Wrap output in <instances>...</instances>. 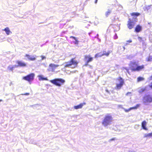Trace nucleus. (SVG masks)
I'll return each instance as SVG.
<instances>
[{
    "mask_svg": "<svg viewBox=\"0 0 152 152\" xmlns=\"http://www.w3.org/2000/svg\"><path fill=\"white\" fill-rule=\"evenodd\" d=\"M116 139V138H111V139H110L109 140V142H111L112 141H113V140H115Z\"/></svg>",
    "mask_w": 152,
    "mask_h": 152,
    "instance_id": "c85d7f7f",
    "label": "nucleus"
},
{
    "mask_svg": "<svg viewBox=\"0 0 152 152\" xmlns=\"http://www.w3.org/2000/svg\"><path fill=\"white\" fill-rule=\"evenodd\" d=\"M35 76V75L34 73H31L23 77H22V79L31 83L34 80Z\"/></svg>",
    "mask_w": 152,
    "mask_h": 152,
    "instance_id": "0eeeda50",
    "label": "nucleus"
},
{
    "mask_svg": "<svg viewBox=\"0 0 152 152\" xmlns=\"http://www.w3.org/2000/svg\"><path fill=\"white\" fill-rule=\"evenodd\" d=\"M18 66L21 67H26L27 66V64L22 61H18L16 62Z\"/></svg>",
    "mask_w": 152,
    "mask_h": 152,
    "instance_id": "1a4fd4ad",
    "label": "nucleus"
},
{
    "mask_svg": "<svg viewBox=\"0 0 152 152\" xmlns=\"http://www.w3.org/2000/svg\"><path fill=\"white\" fill-rule=\"evenodd\" d=\"M151 136L152 137V132H151Z\"/></svg>",
    "mask_w": 152,
    "mask_h": 152,
    "instance_id": "ea45409f",
    "label": "nucleus"
},
{
    "mask_svg": "<svg viewBox=\"0 0 152 152\" xmlns=\"http://www.w3.org/2000/svg\"><path fill=\"white\" fill-rule=\"evenodd\" d=\"M86 104L85 102H83L79 104V105L75 106L74 107V108L75 109H79L82 108L84 105Z\"/></svg>",
    "mask_w": 152,
    "mask_h": 152,
    "instance_id": "ddd939ff",
    "label": "nucleus"
},
{
    "mask_svg": "<svg viewBox=\"0 0 152 152\" xmlns=\"http://www.w3.org/2000/svg\"><path fill=\"white\" fill-rule=\"evenodd\" d=\"M137 21V19L136 18H134V20L131 18H129L127 24V27L129 29H132L134 28Z\"/></svg>",
    "mask_w": 152,
    "mask_h": 152,
    "instance_id": "39448f33",
    "label": "nucleus"
},
{
    "mask_svg": "<svg viewBox=\"0 0 152 152\" xmlns=\"http://www.w3.org/2000/svg\"><path fill=\"white\" fill-rule=\"evenodd\" d=\"M130 15L136 18L140 15V13L138 12H133L131 13Z\"/></svg>",
    "mask_w": 152,
    "mask_h": 152,
    "instance_id": "aec40b11",
    "label": "nucleus"
},
{
    "mask_svg": "<svg viewBox=\"0 0 152 152\" xmlns=\"http://www.w3.org/2000/svg\"><path fill=\"white\" fill-rule=\"evenodd\" d=\"M152 61V57L151 56H149L146 58L147 61Z\"/></svg>",
    "mask_w": 152,
    "mask_h": 152,
    "instance_id": "5701e85b",
    "label": "nucleus"
},
{
    "mask_svg": "<svg viewBox=\"0 0 152 152\" xmlns=\"http://www.w3.org/2000/svg\"><path fill=\"white\" fill-rule=\"evenodd\" d=\"M100 53H97L95 55L94 57L95 58H97L99 57H101L102 56L101 54H100Z\"/></svg>",
    "mask_w": 152,
    "mask_h": 152,
    "instance_id": "a878e982",
    "label": "nucleus"
},
{
    "mask_svg": "<svg viewBox=\"0 0 152 152\" xmlns=\"http://www.w3.org/2000/svg\"><path fill=\"white\" fill-rule=\"evenodd\" d=\"M127 42L129 43H131L132 42V40L131 39L127 40Z\"/></svg>",
    "mask_w": 152,
    "mask_h": 152,
    "instance_id": "c9c22d12",
    "label": "nucleus"
},
{
    "mask_svg": "<svg viewBox=\"0 0 152 152\" xmlns=\"http://www.w3.org/2000/svg\"><path fill=\"white\" fill-rule=\"evenodd\" d=\"M112 52V51L109 50L107 52H106L105 50H103L102 51V53L101 54L102 56H108L110 53Z\"/></svg>",
    "mask_w": 152,
    "mask_h": 152,
    "instance_id": "f3484780",
    "label": "nucleus"
},
{
    "mask_svg": "<svg viewBox=\"0 0 152 152\" xmlns=\"http://www.w3.org/2000/svg\"><path fill=\"white\" fill-rule=\"evenodd\" d=\"M75 40V43L76 44H77L78 43V41L76 39Z\"/></svg>",
    "mask_w": 152,
    "mask_h": 152,
    "instance_id": "7c9ffc66",
    "label": "nucleus"
},
{
    "mask_svg": "<svg viewBox=\"0 0 152 152\" xmlns=\"http://www.w3.org/2000/svg\"><path fill=\"white\" fill-rule=\"evenodd\" d=\"M39 80H47V78H44L42 76H40L39 77Z\"/></svg>",
    "mask_w": 152,
    "mask_h": 152,
    "instance_id": "b1692460",
    "label": "nucleus"
},
{
    "mask_svg": "<svg viewBox=\"0 0 152 152\" xmlns=\"http://www.w3.org/2000/svg\"><path fill=\"white\" fill-rule=\"evenodd\" d=\"M59 66L58 65H56L52 64H50L49 65V66L50 68L52 70V71L53 72L54 71V69L57 67Z\"/></svg>",
    "mask_w": 152,
    "mask_h": 152,
    "instance_id": "2eb2a0df",
    "label": "nucleus"
},
{
    "mask_svg": "<svg viewBox=\"0 0 152 152\" xmlns=\"http://www.w3.org/2000/svg\"><path fill=\"white\" fill-rule=\"evenodd\" d=\"M88 63H87V61H86V63L85 64V65L86 66H87L88 65Z\"/></svg>",
    "mask_w": 152,
    "mask_h": 152,
    "instance_id": "e433bc0d",
    "label": "nucleus"
},
{
    "mask_svg": "<svg viewBox=\"0 0 152 152\" xmlns=\"http://www.w3.org/2000/svg\"><path fill=\"white\" fill-rule=\"evenodd\" d=\"M142 29L141 26L139 25H137L135 28L134 31L137 33L141 31Z\"/></svg>",
    "mask_w": 152,
    "mask_h": 152,
    "instance_id": "dca6fc26",
    "label": "nucleus"
},
{
    "mask_svg": "<svg viewBox=\"0 0 152 152\" xmlns=\"http://www.w3.org/2000/svg\"><path fill=\"white\" fill-rule=\"evenodd\" d=\"M123 69L126 70L128 72H129V70L127 67H123Z\"/></svg>",
    "mask_w": 152,
    "mask_h": 152,
    "instance_id": "c756f323",
    "label": "nucleus"
},
{
    "mask_svg": "<svg viewBox=\"0 0 152 152\" xmlns=\"http://www.w3.org/2000/svg\"><path fill=\"white\" fill-rule=\"evenodd\" d=\"M50 81L52 83L58 87H60L64 85L65 82V80L61 78H55L50 80Z\"/></svg>",
    "mask_w": 152,
    "mask_h": 152,
    "instance_id": "20e7f679",
    "label": "nucleus"
},
{
    "mask_svg": "<svg viewBox=\"0 0 152 152\" xmlns=\"http://www.w3.org/2000/svg\"><path fill=\"white\" fill-rule=\"evenodd\" d=\"M143 100L145 105H148L149 103L152 102V96L149 94L145 95L143 98Z\"/></svg>",
    "mask_w": 152,
    "mask_h": 152,
    "instance_id": "423d86ee",
    "label": "nucleus"
},
{
    "mask_svg": "<svg viewBox=\"0 0 152 152\" xmlns=\"http://www.w3.org/2000/svg\"><path fill=\"white\" fill-rule=\"evenodd\" d=\"M70 38H72L73 39H74L75 40H76V39L75 37L73 36H71L70 37Z\"/></svg>",
    "mask_w": 152,
    "mask_h": 152,
    "instance_id": "72a5a7b5",
    "label": "nucleus"
},
{
    "mask_svg": "<svg viewBox=\"0 0 152 152\" xmlns=\"http://www.w3.org/2000/svg\"><path fill=\"white\" fill-rule=\"evenodd\" d=\"M2 101V100H1V99L0 100V102L1 101Z\"/></svg>",
    "mask_w": 152,
    "mask_h": 152,
    "instance_id": "a19ab883",
    "label": "nucleus"
},
{
    "mask_svg": "<svg viewBox=\"0 0 152 152\" xmlns=\"http://www.w3.org/2000/svg\"><path fill=\"white\" fill-rule=\"evenodd\" d=\"M148 91L147 86L145 87H141L139 88L138 90V92L140 93H142L144 92H146Z\"/></svg>",
    "mask_w": 152,
    "mask_h": 152,
    "instance_id": "f8f14e48",
    "label": "nucleus"
},
{
    "mask_svg": "<svg viewBox=\"0 0 152 152\" xmlns=\"http://www.w3.org/2000/svg\"><path fill=\"white\" fill-rule=\"evenodd\" d=\"M152 137L151 133H149L148 134H145L144 136V138H148Z\"/></svg>",
    "mask_w": 152,
    "mask_h": 152,
    "instance_id": "4be33fe9",
    "label": "nucleus"
},
{
    "mask_svg": "<svg viewBox=\"0 0 152 152\" xmlns=\"http://www.w3.org/2000/svg\"><path fill=\"white\" fill-rule=\"evenodd\" d=\"M149 87L152 89V82L151 83V85H149Z\"/></svg>",
    "mask_w": 152,
    "mask_h": 152,
    "instance_id": "473e14b6",
    "label": "nucleus"
},
{
    "mask_svg": "<svg viewBox=\"0 0 152 152\" xmlns=\"http://www.w3.org/2000/svg\"><path fill=\"white\" fill-rule=\"evenodd\" d=\"M4 31H5L7 35H9L11 32L10 31L9 28L8 27H6L3 30Z\"/></svg>",
    "mask_w": 152,
    "mask_h": 152,
    "instance_id": "6ab92c4d",
    "label": "nucleus"
},
{
    "mask_svg": "<svg viewBox=\"0 0 152 152\" xmlns=\"http://www.w3.org/2000/svg\"><path fill=\"white\" fill-rule=\"evenodd\" d=\"M149 79L150 80H152V75L149 77Z\"/></svg>",
    "mask_w": 152,
    "mask_h": 152,
    "instance_id": "f704fd0d",
    "label": "nucleus"
},
{
    "mask_svg": "<svg viewBox=\"0 0 152 152\" xmlns=\"http://www.w3.org/2000/svg\"><path fill=\"white\" fill-rule=\"evenodd\" d=\"M84 59L85 60H87V63H89L92 61L93 60V58L91 57L90 55H85L84 56Z\"/></svg>",
    "mask_w": 152,
    "mask_h": 152,
    "instance_id": "9b49d317",
    "label": "nucleus"
},
{
    "mask_svg": "<svg viewBox=\"0 0 152 152\" xmlns=\"http://www.w3.org/2000/svg\"><path fill=\"white\" fill-rule=\"evenodd\" d=\"M140 104H137L135 106L130 107L128 109H124V110L126 112H128L132 110H136L140 106Z\"/></svg>",
    "mask_w": 152,
    "mask_h": 152,
    "instance_id": "9d476101",
    "label": "nucleus"
},
{
    "mask_svg": "<svg viewBox=\"0 0 152 152\" xmlns=\"http://www.w3.org/2000/svg\"><path fill=\"white\" fill-rule=\"evenodd\" d=\"M23 95H28L29 94V93H26L25 94H23Z\"/></svg>",
    "mask_w": 152,
    "mask_h": 152,
    "instance_id": "4c0bfd02",
    "label": "nucleus"
},
{
    "mask_svg": "<svg viewBox=\"0 0 152 152\" xmlns=\"http://www.w3.org/2000/svg\"><path fill=\"white\" fill-rule=\"evenodd\" d=\"M25 56L27 57L29 60L31 61H34L36 59V58L35 57L33 56L32 57H31V56L28 54H26Z\"/></svg>",
    "mask_w": 152,
    "mask_h": 152,
    "instance_id": "4468645a",
    "label": "nucleus"
},
{
    "mask_svg": "<svg viewBox=\"0 0 152 152\" xmlns=\"http://www.w3.org/2000/svg\"><path fill=\"white\" fill-rule=\"evenodd\" d=\"M147 124L146 122L145 121H143L141 123V126L142 128L145 130H148V128L146 127Z\"/></svg>",
    "mask_w": 152,
    "mask_h": 152,
    "instance_id": "a211bd4d",
    "label": "nucleus"
},
{
    "mask_svg": "<svg viewBox=\"0 0 152 152\" xmlns=\"http://www.w3.org/2000/svg\"><path fill=\"white\" fill-rule=\"evenodd\" d=\"M112 121L113 118L111 114H107L104 117L102 124L104 126H106L110 124Z\"/></svg>",
    "mask_w": 152,
    "mask_h": 152,
    "instance_id": "7ed1b4c3",
    "label": "nucleus"
},
{
    "mask_svg": "<svg viewBox=\"0 0 152 152\" xmlns=\"http://www.w3.org/2000/svg\"><path fill=\"white\" fill-rule=\"evenodd\" d=\"M13 67H10L9 66L8 67V69L11 71H12L13 70Z\"/></svg>",
    "mask_w": 152,
    "mask_h": 152,
    "instance_id": "cd10ccee",
    "label": "nucleus"
},
{
    "mask_svg": "<svg viewBox=\"0 0 152 152\" xmlns=\"http://www.w3.org/2000/svg\"><path fill=\"white\" fill-rule=\"evenodd\" d=\"M145 80V78L141 77H139L137 78V82H139L140 81H143L144 80Z\"/></svg>",
    "mask_w": 152,
    "mask_h": 152,
    "instance_id": "412c9836",
    "label": "nucleus"
},
{
    "mask_svg": "<svg viewBox=\"0 0 152 152\" xmlns=\"http://www.w3.org/2000/svg\"><path fill=\"white\" fill-rule=\"evenodd\" d=\"M75 58H72L69 61L67 62L65 65L64 68L70 67L72 69H74L77 67L79 62Z\"/></svg>",
    "mask_w": 152,
    "mask_h": 152,
    "instance_id": "f03ea898",
    "label": "nucleus"
},
{
    "mask_svg": "<svg viewBox=\"0 0 152 152\" xmlns=\"http://www.w3.org/2000/svg\"><path fill=\"white\" fill-rule=\"evenodd\" d=\"M111 11L110 10H108L105 13V15L107 17L111 13Z\"/></svg>",
    "mask_w": 152,
    "mask_h": 152,
    "instance_id": "393cba45",
    "label": "nucleus"
},
{
    "mask_svg": "<svg viewBox=\"0 0 152 152\" xmlns=\"http://www.w3.org/2000/svg\"><path fill=\"white\" fill-rule=\"evenodd\" d=\"M41 57L42 60H43L44 59H45V56H41Z\"/></svg>",
    "mask_w": 152,
    "mask_h": 152,
    "instance_id": "2f4dec72",
    "label": "nucleus"
},
{
    "mask_svg": "<svg viewBox=\"0 0 152 152\" xmlns=\"http://www.w3.org/2000/svg\"><path fill=\"white\" fill-rule=\"evenodd\" d=\"M97 1H98V0H95V3L96 4V3L97 2Z\"/></svg>",
    "mask_w": 152,
    "mask_h": 152,
    "instance_id": "58836bf2",
    "label": "nucleus"
},
{
    "mask_svg": "<svg viewBox=\"0 0 152 152\" xmlns=\"http://www.w3.org/2000/svg\"><path fill=\"white\" fill-rule=\"evenodd\" d=\"M117 80L119 82V83H117L116 84L115 88L116 90H119L121 89L124 85V81L121 77H119L117 78Z\"/></svg>",
    "mask_w": 152,
    "mask_h": 152,
    "instance_id": "6e6552de",
    "label": "nucleus"
},
{
    "mask_svg": "<svg viewBox=\"0 0 152 152\" xmlns=\"http://www.w3.org/2000/svg\"><path fill=\"white\" fill-rule=\"evenodd\" d=\"M138 39L140 41V42H141L142 41V38L141 37H138Z\"/></svg>",
    "mask_w": 152,
    "mask_h": 152,
    "instance_id": "bb28decb",
    "label": "nucleus"
},
{
    "mask_svg": "<svg viewBox=\"0 0 152 152\" xmlns=\"http://www.w3.org/2000/svg\"><path fill=\"white\" fill-rule=\"evenodd\" d=\"M131 66V70L133 72H139L145 69V65H142L138 66L137 63L136 62H131L130 63Z\"/></svg>",
    "mask_w": 152,
    "mask_h": 152,
    "instance_id": "f257e3e1",
    "label": "nucleus"
}]
</instances>
